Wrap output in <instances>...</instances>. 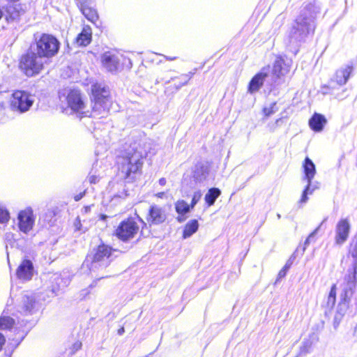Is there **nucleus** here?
<instances>
[{"mask_svg":"<svg viewBox=\"0 0 357 357\" xmlns=\"http://www.w3.org/2000/svg\"><path fill=\"white\" fill-rule=\"evenodd\" d=\"M146 155L137 148L124 151L116 157L115 174L125 183L137 181L143 174Z\"/></svg>","mask_w":357,"mask_h":357,"instance_id":"obj_1","label":"nucleus"},{"mask_svg":"<svg viewBox=\"0 0 357 357\" xmlns=\"http://www.w3.org/2000/svg\"><path fill=\"white\" fill-rule=\"evenodd\" d=\"M92 111L98 115L108 114L112 106V96L109 87L96 82L91 85Z\"/></svg>","mask_w":357,"mask_h":357,"instance_id":"obj_2","label":"nucleus"},{"mask_svg":"<svg viewBox=\"0 0 357 357\" xmlns=\"http://www.w3.org/2000/svg\"><path fill=\"white\" fill-rule=\"evenodd\" d=\"M18 68L25 76L35 77L44 70L45 62L36 52L28 50L20 56Z\"/></svg>","mask_w":357,"mask_h":357,"instance_id":"obj_3","label":"nucleus"},{"mask_svg":"<svg viewBox=\"0 0 357 357\" xmlns=\"http://www.w3.org/2000/svg\"><path fill=\"white\" fill-rule=\"evenodd\" d=\"M35 45L39 55L43 58L51 59L58 54L61 43L56 36L43 33L35 40Z\"/></svg>","mask_w":357,"mask_h":357,"instance_id":"obj_4","label":"nucleus"},{"mask_svg":"<svg viewBox=\"0 0 357 357\" xmlns=\"http://www.w3.org/2000/svg\"><path fill=\"white\" fill-rule=\"evenodd\" d=\"M139 231V225L134 217L121 220L114 231V236L122 242L133 239Z\"/></svg>","mask_w":357,"mask_h":357,"instance_id":"obj_5","label":"nucleus"},{"mask_svg":"<svg viewBox=\"0 0 357 357\" xmlns=\"http://www.w3.org/2000/svg\"><path fill=\"white\" fill-rule=\"evenodd\" d=\"M357 266L353 262L351 269L348 271V273L344 277V282L347 287L343 290L341 295L339 306L340 310L346 311L349 307L351 297L354 293V289L357 284Z\"/></svg>","mask_w":357,"mask_h":357,"instance_id":"obj_6","label":"nucleus"},{"mask_svg":"<svg viewBox=\"0 0 357 357\" xmlns=\"http://www.w3.org/2000/svg\"><path fill=\"white\" fill-rule=\"evenodd\" d=\"M116 249L104 243L95 247L87 257L90 259L91 264L108 266L112 261V258Z\"/></svg>","mask_w":357,"mask_h":357,"instance_id":"obj_7","label":"nucleus"},{"mask_svg":"<svg viewBox=\"0 0 357 357\" xmlns=\"http://www.w3.org/2000/svg\"><path fill=\"white\" fill-rule=\"evenodd\" d=\"M33 104L31 95L23 90H15L12 93L9 105L12 110L24 113L27 112Z\"/></svg>","mask_w":357,"mask_h":357,"instance_id":"obj_8","label":"nucleus"},{"mask_svg":"<svg viewBox=\"0 0 357 357\" xmlns=\"http://www.w3.org/2000/svg\"><path fill=\"white\" fill-rule=\"evenodd\" d=\"M66 100L68 107L79 116H86L84 109L86 107V102L83 98L82 93L79 89H71L68 91Z\"/></svg>","mask_w":357,"mask_h":357,"instance_id":"obj_9","label":"nucleus"},{"mask_svg":"<svg viewBox=\"0 0 357 357\" xmlns=\"http://www.w3.org/2000/svg\"><path fill=\"white\" fill-rule=\"evenodd\" d=\"M168 213L164 206L153 204L150 205L146 220L150 227L161 225L167 222Z\"/></svg>","mask_w":357,"mask_h":357,"instance_id":"obj_10","label":"nucleus"},{"mask_svg":"<svg viewBox=\"0 0 357 357\" xmlns=\"http://www.w3.org/2000/svg\"><path fill=\"white\" fill-rule=\"evenodd\" d=\"M353 67L347 66L345 68L336 70L333 78H332L328 85L324 86V89H327L325 93H333L339 86H344L348 81L351 73Z\"/></svg>","mask_w":357,"mask_h":357,"instance_id":"obj_11","label":"nucleus"},{"mask_svg":"<svg viewBox=\"0 0 357 357\" xmlns=\"http://www.w3.org/2000/svg\"><path fill=\"white\" fill-rule=\"evenodd\" d=\"M190 78V75L185 73L171 78V79L166 82L164 91L165 94L167 97L172 98L182 86L189 82Z\"/></svg>","mask_w":357,"mask_h":357,"instance_id":"obj_12","label":"nucleus"},{"mask_svg":"<svg viewBox=\"0 0 357 357\" xmlns=\"http://www.w3.org/2000/svg\"><path fill=\"white\" fill-rule=\"evenodd\" d=\"M351 225L348 218L340 219L335 227V243L337 245H342L349 238Z\"/></svg>","mask_w":357,"mask_h":357,"instance_id":"obj_13","label":"nucleus"},{"mask_svg":"<svg viewBox=\"0 0 357 357\" xmlns=\"http://www.w3.org/2000/svg\"><path fill=\"white\" fill-rule=\"evenodd\" d=\"M307 18L305 17L302 21L296 20L294 24L291 26L289 38L290 40H299L303 37L306 36L310 33V24L307 21Z\"/></svg>","mask_w":357,"mask_h":357,"instance_id":"obj_14","label":"nucleus"},{"mask_svg":"<svg viewBox=\"0 0 357 357\" xmlns=\"http://www.w3.org/2000/svg\"><path fill=\"white\" fill-rule=\"evenodd\" d=\"M18 227L24 233L31 231L34 225L35 219L31 209L26 208L20 211L17 216Z\"/></svg>","mask_w":357,"mask_h":357,"instance_id":"obj_15","label":"nucleus"},{"mask_svg":"<svg viewBox=\"0 0 357 357\" xmlns=\"http://www.w3.org/2000/svg\"><path fill=\"white\" fill-rule=\"evenodd\" d=\"M291 64L285 62L281 56L276 57L273 63L271 75L273 80H278L284 77L290 72Z\"/></svg>","mask_w":357,"mask_h":357,"instance_id":"obj_16","label":"nucleus"},{"mask_svg":"<svg viewBox=\"0 0 357 357\" xmlns=\"http://www.w3.org/2000/svg\"><path fill=\"white\" fill-rule=\"evenodd\" d=\"M270 68L269 65L264 67L261 71L255 74L248 85V91L250 93L257 92L260 88L264 85V81L268 77V73L266 72Z\"/></svg>","mask_w":357,"mask_h":357,"instance_id":"obj_17","label":"nucleus"},{"mask_svg":"<svg viewBox=\"0 0 357 357\" xmlns=\"http://www.w3.org/2000/svg\"><path fill=\"white\" fill-rule=\"evenodd\" d=\"M33 266L29 259H24L16 269V275L18 279L28 281L33 276Z\"/></svg>","mask_w":357,"mask_h":357,"instance_id":"obj_18","label":"nucleus"},{"mask_svg":"<svg viewBox=\"0 0 357 357\" xmlns=\"http://www.w3.org/2000/svg\"><path fill=\"white\" fill-rule=\"evenodd\" d=\"M102 66L109 72H116L119 67L118 57L111 52H105L101 55Z\"/></svg>","mask_w":357,"mask_h":357,"instance_id":"obj_19","label":"nucleus"},{"mask_svg":"<svg viewBox=\"0 0 357 357\" xmlns=\"http://www.w3.org/2000/svg\"><path fill=\"white\" fill-rule=\"evenodd\" d=\"M92 29L89 25L82 27L81 32L75 39V44L78 47H86L92 41Z\"/></svg>","mask_w":357,"mask_h":357,"instance_id":"obj_20","label":"nucleus"},{"mask_svg":"<svg viewBox=\"0 0 357 357\" xmlns=\"http://www.w3.org/2000/svg\"><path fill=\"white\" fill-rule=\"evenodd\" d=\"M302 169L303 172V179L306 180L307 183L312 184V180L316 174V167L312 160L306 157L303 163Z\"/></svg>","mask_w":357,"mask_h":357,"instance_id":"obj_21","label":"nucleus"},{"mask_svg":"<svg viewBox=\"0 0 357 357\" xmlns=\"http://www.w3.org/2000/svg\"><path fill=\"white\" fill-rule=\"evenodd\" d=\"M327 123L326 117L319 113H314L308 121L309 126L315 132H321Z\"/></svg>","mask_w":357,"mask_h":357,"instance_id":"obj_22","label":"nucleus"},{"mask_svg":"<svg viewBox=\"0 0 357 357\" xmlns=\"http://www.w3.org/2000/svg\"><path fill=\"white\" fill-rule=\"evenodd\" d=\"M175 211L178 214L177 220L182 222L186 219V214L189 213L192 208L183 199H178L175 202Z\"/></svg>","mask_w":357,"mask_h":357,"instance_id":"obj_23","label":"nucleus"},{"mask_svg":"<svg viewBox=\"0 0 357 357\" xmlns=\"http://www.w3.org/2000/svg\"><path fill=\"white\" fill-rule=\"evenodd\" d=\"M10 310L5 308L0 316V330L10 331L15 324V319L10 317Z\"/></svg>","mask_w":357,"mask_h":357,"instance_id":"obj_24","label":"nucleus"},{"mask_svg":"<svg viewBox=\"0 0 357 357\" xmlns=\"http://www.w3.org/2000/svg\"><path fill=\"white\" fill-rule=\"evenodd\" d=\"M199 226L198 220L196 219H192L188 221L183 227L182 238L185 239L190 237L197 231Z\"/></svg>","mask_w":357,"mask_h":357,"instance_id":"obj_25","label":"nucleus"},{"mask_svg":"<svg viewBox=\"0 0 357 357\" xmlns=\"http://www.w3.org/2000/svg\"><path fill=\"white\" fill-rule=\"evenodd\" d=\"M8 17L12 20L19 19L20 17L25 12L20 3L15 6H8L6 8Z\"/></svg>","mask_w":357,"mask_h":357,"instance_id":"obj_26","label":"nucleus"},{"mask_svg":"<svg viewBox=\"0 0 357 357\" xmlns=\"http://www.w3.org/2000/svg\"><path fill=\"white\" fill-rule=\"evenodd\" d=\"M221 195V191L218 188H210L204 196V200L208 206L215 204L217 198Z\"/></svg>","mask_w":357,"mask_h":357,"instance_id":"obj_27","label":"nucleus"},{"mask_svg":"<svg viewBox=\"0 0 357 357\" xmlns=\"http://www.w3.org/2000/svg\"><path fill=\"white\" fill-rule=\"evenodd\" d=\"M336 294H337V287L336 284H333L330 289L327 302H326V307L328 309H333L336 303Z\"/></svg>","mask_w":357,"mask_h":357,"instance_id":"obj_28","label":"nucleus"},{"mask_svg":"<svg viewBox=\"0 0 357 357\" xmlns=\"http://www.w3.org/2000/svg\"><path fill=\"white\" fill-rule=\"evenodd\" d=\"M311 185L312 184L307 183V185L305 186V189L302 192V195L299 201L300 203H305L308 199L307 195L312 194V192H314V188H311Z\"/></svg>","mask_w":357,"mask_h":357,"instance_id":"obj_29","label":"nucleus"},{"mask_svg":"<svg viewBox=\"0 0 357 357\" xmlns=\"http://www.w3.org/2000/svg\"><path fill=\"white\" fill-rule=\"evenodd\" d=\"M312 342H310V340H306L303 342L302 346L300 347L298 356L305 355L307 353H309L312 347Z\"/></svg>","mask_w":357,"mask_h":357,"instance_id":"obj_30","label":"nucleus"},{"mask_svg":"<svg viewBox=\"0 0 357 357\" xmlns=\"http://www.w3.org/2000/svg\"><path fill=\"white\" fill-rule=\"evenodd\" d=\"M275 106H276V102H274L270 105V107H264L262 109V112H263L264 116L265 118H268L271 115L273 114L276 111Z\"/></svg>","mask_w":357,"mask_h":357,"instance_id":"obj_31","label":"nucleus"},{"mask_svg":"<svg viewBox=\"0 0 357 357\" xmlns=\"http://www.w3.org/2000/svg\"><path fill=\"white\" fill-rule=\"evenodd\" d=\"M10 220V213L6 208L0 207V223H7Z\"/></svg>","mask_w":357,"mask_h":357,"instance_id":"obj_32","label":"nucleus"},{"mask_svg":"<svg viewBox=\"0 0 357 357\" xmlns=\"http://www.w3.org/2000/svg\"><path fill=\"white\" fill-rule=\"evenodd\" d=\"M202 197V193L200 191H197L194 193L192 200L190 202V206H191L192 208L195 207V206L198 203V202L200 200Z\"/></svg>","mask_w":357,"mask_h":357,"instance_id":"obj_33","label":"nucleus"},{"mask_svg":"<svg viewBox=\"0 0 357 357\" xmlns=\"http://www.w3.org/2000/svg\"><path fill=\"white\" fill-rule=\"evenodd\" d=\"M290 264H286L283 268L279 271L278 278L280 279L286 276L288 270L290 268Z\"/></svg>","mask_w":357,"mask_h":357,"instance_id":"obj_34","label":"nucleus"},{"mask_svg":"<svg viewBox=\"0 0 357 357\" xmlns=\"http://www.w3.org/2000/svg\"><path fill=\"white\" fill-rule=\"evenodd\" d=\"M319 227H318L317 228H316V229H314V231H312V233H311V234L307 236V238L305 239V245H307L310 244V238H311L312 237H313V236L315 235V234L317 232V231L319 230Z\"/></svg>","mask_w":357,"mask_h":357,"instance_id":"obj_35","label":"nucleus"},{"mask_svg":"<svg viewBox=\"0 0 357 357\" xmlns=\"http://www.w3.org/2000/svg\"><path fill=\"white\" fill-rule=\"evenodd\" d=\"M99 180V178L96 175H91L89 177V181L91 184L96 183Z\"/></svg>","mask_w":357,"mask_h":357,"instance_id":"obj_36","label":"nucleus"},{"mask_svg":"<svg viewBox=\"0 0 357 357\" xmlns=\"http://www.w3.org/2000/svg\"><path fill=\"white\" fill-rule=\"evenodd\" d=\"M84 194H85V192H83L79 193V195H75L74 197L75 201L77 202V201L80 200L83 197Z\"/></svg>","mask_w":357,"mask_h":357,"instance_id":"obj_37","label":"nucleus"},{"mask_svg":"<svg viewBox=\"0 0 357 357\" xmlns=\"http://www.w3.org/2000/svg\"><path fill=\"white\" fill-rule=\"evenodd\" d=\"M165 195V192H160L155 195V196L158 198H162Z\"/></svg>","mask_w":357,"mask_h":357,"instance_id":"obj_38","label":"nucleus"},{"mask_svg":"<svg viewBox=\"0 0 357 357\" xmlns=\"http://www.w3.org/2000/svg\"><path fill=\"white\" fill-rule=\"evenodd\" d=\"M159 183L161 185H164L165 183H166V181H165V178H162L159 180Z\"/></svg>","mask_w":357,"mask_h":357,"instance_id":"obj_39","label":"nucleus"},{"mask_svg":"<svg viewBox=\"0 0 357 357\" xmlns=\"http://www.w3.org/2000/svg\"><path fill=\"white\" fill-rule=\"evenodd\" d=\"M282 119H283V118H282H282L277 119L275 120V123L276 125H278L280 121H282Z\"/></svg>","mask_w":357,"mask_h":357,"instance_id":"obj_40","label":"nucleus"},{"mask_svg":"<svg viewBox=\"0 0 357 357\" xmlns=\"http://www.w3.org/2000/svg\"><path fill=\"white\" fill-rule=\"evenodd\" d=\"M118 332H119V335L123 334V333H124V328H123V327H122L121 328L119 329Z\"/></svg>","mask_w":357,"mask_h":357,"instance_id":"obj_41","label":"nucleus"},{"mask_svg":"<svg viewBox=\"0 0 357 357\" xmlns=\"http://www.w3.org/2000/svg\"><path fill=\"white\" fill-rule=\"evenodd\" d=\"M137 218L140 222H142L143 224L146 225V223L144 222V220L142 218H140L139 215H137Z\"/></svg>","mask_w":357,"mask_h":357,"instance_id":"obj_42","label":"nucleus"},{"mask_svg":"<svg viewBox=\"0 0 357 357\" xmlns=\"http://www.w3.org/2000/svg\"><path fill=\"white\" fill-rule=\"evenodd\" d=\"M2 357H10V356L9 354H4Z\"/></svg>","mask_w":357,"mask_h":357,"instance_id":"obj_43","label":"nucleus"},{"mask_svg":"<svg viewBox=\"0 0 357 357\" xmlns=\"http://www.w3.org/2000/svg\"><path fill=\"white\" fill-rule=\"evenodd\" d=\"M82 346V343L81 342H78L77 343V348L79 349Z\"/></svg>","mask_w":357,"mask_h":357,"instance_id":"obj_44","label":"nucleus"},{"mask_svg":"<svg viewBox=\"0 0 357 357\" xmlns=\"http://www.w3.org/2000/svg\"><path fill=\"white\" fill-rule=\"evenodd\" d=\"M3 16V13H2V10L0 9V20L1 19Z\"/></svg>","mask_w":357,"mask_h":357,"instance_id":"obj_45","label":"nucleus"},{"mask_svg":"<svg viewBox=\"0 0 357 357\" xmlns=\"http://www.w3.org/2000/svg\"><path fill=\"white\" fill-rule=\"evenodd\" d=\"M106 218H107V216H106V215H102V218L103 220H105Z\"/></svg>","mask_w":357,"mask_h":357,"instance_id":"obj_46","label":"nucleus"},{"mask_svg":"<svg viewBox=\"0 0 357 357\" xmlns=\"http://www.w3.org/2000/svg\"><path fill=\"white\" fill-rule=\"evenodd\" d=\"M295 357H299V356H298V355H297V356H296Z\"/></svg>","mask_w":357,"mask_h":357,"instance_id":"obj_47","label":"nucleus"}]
</instances>
